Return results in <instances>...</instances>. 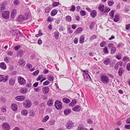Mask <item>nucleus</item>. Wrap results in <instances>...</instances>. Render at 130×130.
<instances>
[{
  "instance_id": "1",
  "label": "nucleus",
  "mask_w": 130,
  "mask_h": 130,
  "mask_svg": "<svg viewBox=\"0 0 130 130\" xmlns=\"http://www.w3.org/2000/svg\"><path fill=\"white\" fill-rule=\"evenodd\" d=\"M74 125L73 121L70 120H68L66 122L65 125L67 129H70L74 127Z\"/></svg>"
},
{
  "instance_id": "2",
  "label": "nucleus",
  "mask_w": 130,
  "mask_h": 130,
  "mask_svg": "<svg viewBox=\"0 0 130 130\" xmlns=\"http://www.w3.org/2000/svg\"><path fill=\"white\" fill-rule=\"evenodd\" d=\"M100 79L101 81L104 84H108L109 82L108 77L105 75L101 76Z\"/></svg>"
},
{
  "instance_id": "3",
  "label": "nucleus",
  "mask_w": 130,
  "mask_h": 130,
  "mask_svg": "<svg viewBox=\"0 0 130 130\" xmlns=\"http://www.w3.org/2000/svg\"><path fill=\"white\" fill-rule=\"evenodd\" d=\"M23 105L26 108H29L31 106V102L29 100H26L23 103Z\"/></svg>"
},
{
  "instance_id": "4",
  "label": "nucleus",
  "mask_w": 130,
  "mask_h": 130,
  "mask_svg": "<svg viewBox=\"0 0 130 130\" xmlns=\"http://www.w3.org/2000/svg\"><path fill=\"white\" fill-rule=\"evenodd\" d=\"M55 105L56 108L58 110H61L62 108L61 103L58 101L55 102Z\"/></svg>"
},
{
  "instance_id": "5",
  "label": "nucleus",
  "mask_w": 130,
  "mask_h": 130,
  "mask_svg": "<svg viewBox=\"0 0 130 130\" xmlns=\"http://www.w3.org/2000/svg\"><path fill=\"white\" fill-rule=\"evenodd\" d=\"M18 82L21 85H24L26 83V81L22 77L19 76L18 78Z\"/></svg>"
},
{
  "instance_id": "6",
  "label": "nucleus",
  "mask_w": 130,
  "mask_h": 130,
  "mask_svg": "<svg viewBox=\"0 0 130 130\" xmlns=\"http://www.w3.org/2000/svg\"><path fill=\"white\" fill-rule=\"evenodd\" d=\"M9 78V76H5L3 75H0V82L3 81L5 83L7 81Z\"/></svg>"
},
{
  "instance_id": "7",
  "label": "nucleus",
  "mask_w": 130,
  "mask_h": 130,
  "mask_svg": "<svg viewBox=\"0 0 130 130\" xmlns=\"http://www.w3.org/2000/svg\"><path fill=\"white\" fill-rule=\"evenodd\" d=\"M9 11H4L2 13V16L5 19H8L9 17Z\"/></svg>"
},
{
  "instance_id": "8",
  "label": "nucleus",
  "mask_w": 130,
  "mask_h": 130,
  "mask_svg": "<svg viewBox=\"0 0 130 130\" xmlns=\"http://www.w3.org/2000/svg\"><path fill=\"white\" fill-rule=\"evenodd\" d=\"M15 100L18 101H22L25 99V97L23 95L18 96H16L15 98Z\"/></svg>"
},
{
  "instance_id": "9",
  "label": "nucleus",
  "mask_w": 130,
  "mask_h": 130,
  "mask_svg": "<svg viewBox=\"0 0 130 130\" xmlns=\"http://www.w3.org/2000/svg\"><path fill=\"white\" fill-rule=\"evenodd\" d=\"M3 128L5 130H9L10 126L9 124L7 123H4L3 124Z\"/></svg>"
},
{
  "instance_id": "10",
  "label": "nucleus",
  "mask_w": 130,
  "mask_h": 130,
  "mask_svg": "<svg viewBox=\"0 0 130 130\" xmlns=\"http://www.w3.org/2000/svg\"><path fill=\"white\" fill-rule=\"evenodd\" d=\"M15 80L13 78H10L9 80V84L11 86H13L15 84Z\"/></svg>"
},
{
  "instance_id": "11",
  "label": "nucleus",
  "mask_w": 130,
  "mask_h": 130,
  "mask_svg": "<svg viewBox=\"0 0 130 130\" xmlns=\"http://www.w3.org/2000/svg\"><path fill=\"white\" fill-rule=\"evenodd\" d=\"M26 63V61L25 60L22 59H20L18 62V64L22 67L24 66Z\"/></svg>"
},
{
  "instance_id": "12",
  "label": "nucleus",
  "mask_w": 130,
  "mask_h": 130,
  "mask_svg": "<svg viewBox=\"0 0 130 130\" xmlns=\"http://www.w3.org/2000/svg\"><path fill=\"white\" fill-rule=\"evenodd\" d=\"M97 14V12L96 10H92L91 11L90 15L92 18H94L96 16Z\"/></svg>"
},
{
  "instance_id": "13",
  "label": "nucleus",
  "mask_w": 130,
  "mask_h": 130,
  "mask_svg": "<svg viewBox=\"0 0 130 130\" xmlns=\"http://www.w3.org/2000/svg\"><path fill=\"white\" fill-rule=\"evenodd\" d=\"M18 21L22 22L23 21H25V17L22 15H20L17 19Z\"/></svg>"
},
{
  "instance_id": "14",
  "label": "nucleus",
  "mask_w": 130,
  "mask_h": 130,
  "mask_svg": "<svg viewBox=\"0 0 130 130\" xmlns=\"http://www.w3.org/2000/svg\"><path fill=\"white\" fill-rule=\"evenodd\" d=\"M81 108L78 105H76L73 107L72 110L75 112H79L80 111Z\"/></svg>"
},
{
  "instance_id": "15",
  "label": "nucleus",
  "mask_w": 130,
  "mask_h": 130,
  "mask_svg": "<svg viewBox=\"0 0 130 130\" xmlns=\"http://www.w3.org/2000/svg\"><path fill=\"white\" fill-rule=\"evenodd\" d=\"M103 62L106 65H108L110 62V59L109 58H106L104 60Z\"/></svg>"
},
{
  "instance_id": "16",
  "label": "nucleus",
  "mask_w": 130,
  "mask_h": 130,
  "mask_svg": "<svg viewBox=\"0 0 130 130\" xmlns=\"http://www.w3.org/2000/svg\"><path fill=\"white\" fill-rule=\"evenodd\" d=\"M42 91L44 94L47 93L49 91V89L48 87L46 86L43 87L42 88Z\"/></svg>"
},
{
  "instance_id": "17",
  "label": "nucleus",
  "mask_w": 130,
  "mask_h": 130,
  "mask_svg": "<svg viewBox=\"0 0 130 130\" xmlns=\"http://www.w3.org/2000/svg\"><path fill=\"white\" fill-rule=\"evenodd\" d=\"M28 90V89L26 88H22L20 90V92L23 94H25L27 92Z\"/></svg>"
},
{
  "instance_id": "18",
  "label": "nucleus",
  "mask_w": 130,
  "mask_h": 130,
  "mask_svg": "<svg viewBox=\"0 0 130 130\" xmlns=\"http://www.w3.org/2000/svg\"><path fill=\"white\" fill-rule=\"evenodd\" d=\"M11 108L12 110L14 111H16L18 109L17 105L15 104H13L11 105Z\"/></svg>"
},
{
  "instance_id": "19",
  "label": "nucleus",
  "mask_w": 130,
  "mask_h": 130,
  "mask_svg": "<svg viewBox=\"0 0 130 130\" xmlns=\"http://www.w3.org/2000/svg\"><path fill=\"white\" fill-rule=\"evenodd\" d=\"M16 14V11L14 9L11 12V17L13 18H14Z\"/></svg>"
},
{
  "instance_id": "20",
  "label": "nucleus",
  "mask_w": 130,
  "mask_h": 130,
  "mask_svg": "<svg viewBox=\"0 0 130 130\" xmlns=\"http://www.w3.org/2000/svg\"><path fill=\"white\" fill-rule=\"evenodd\" d=\"M57 12L58 11L57 9H54L51 11V15L52 16H54L57 13Z\"/></svg>"
},
{
  "instance_id": "21",
  "label": "nucleus",
  "mask_w": 130,
  "mask_h": 130,
  "mask_svg": "<svg viewBox=\"0 0 130 130\" xmlns=\"http://www.w3.org/2000/svg\"><path fill=\"white\" fill-rule=\"evenodd\" d=\"M0 67L3 70H5L6 68V66L4 62H1L0 63Z\"/></svg>"
},
{
  "instance_id": "22",
  "label": "nucleus",
  "mask_w": 130,
  "mask_h": 130,
  "mask_svg": "<svg viewBox=\"0 0 130 130\" xmlns=\"http://www.w3.org/2000/svg\"><path fill=\"white\" fill-rule=\"evenodd\" d=\"M28 113V111L25 109H23L21 111V114L22 115L26 116Z\"/></svg>"
},
{
  "instance_id": "23",
  "label": "nucleus",
  "mask_w": 130,
  "mask_h": 130,
  "mask_svg": "<svg viewBox=\"0 0 130 130\" xmlns=\"http://www.w3.org/2000/svg\"><path fill=\"white\" fill-rule=\"evenodd\" d=\"M71 111V110L70 109H66L64 111V114L66 115H67L70 113Z\"/></svg>"
},
{
  "instance_id": "24",
  "label": "nucleus",
  "mask_w": 130,
  "mask_h": 130,
  "mask_svg": "<svg viewBox=\"0 0 130 130\" xmlns=\"http://www.w3.org/2000/svg\"><path fill=\"white\" fill-rule=\"evenodd\" d=\"M59 32L57 31H55L54 32V36L56 39H58L59 37Z\"/></svg>"
},
{
  "instance_id": "25",
  "label": "nucleus",
  "mask_w": 130,
  "mask_h": 130,
  "mask_svg": "<svg viewBox=\"0 0 130 130\" xmlns=\"http://www.w3.org/2000/svg\"><path fill=\"white\" fill-rule=\"evenodd\" d=\"M53 104V101L52 99H49L47 101V105L49 106H52Z\"/></svg>"
},
{
  "instance_id": "26",
  "label": "nucleus",
  "mask_w": 130,
  "mask_h": 130,
  "mask_svg": "<svg viewBox=\"0 0 130 130\" xmlns=\"http://www.w3.org/2000/svg\"><path fill=\"white\" fill-rule=\"evenodd\" d=\"M11 60V59L10 57L6 56L4 58V61L6 63H8Z\"/></svg>"
},
{
  "instance_id": "27",
  "label": "nucleus",
  "mask_w": 130,
  "mask_h": 130,
  "mask_svg": "<svg viewBox=\"0 0 130 130\" xmlns=\"http://www.w3.org/2000/svg\"><path fill=\"white\" fill-rule=\"evenodd\" d=\"M104 6L103 4L100 5L98 7L99 10L101 12L104 11Z\"/></svg>"
},
{
  "instance_id": "28",
  "label": "nucleus",
  "mask_w": 130,
  "mask_h": 130,
  "mask_svg": "<svg viewBox=\"0 0 130 130\" xmlns=\"http://www.w3.org/2000/svg\"><path fill=\"white\" fill-rule=\"evenodd\" d=\"M116 48L114 46L111 49L110 54H114L116 52Z\"/></svg>"
},
{
  "instance_id": "29",
  "label": "nucleus",
  "mask_w": 130,
  "mask_h": 130,
  "mask_svg": "<svg viewBox=\"0 0 130 130\" xmlns=\"http://www.w3.org/2000/svg\"><path fill=\"white\" fill-rule=\"evenodd\" d=\"M84 41V37L83 35H81L79 39V43L82 44L83 43Z\"/></svg>"
},
{
  "instance_id": "30",
  "label": "nucleus",
  "mask_w": 130,
  "mask_h": 130,
  "mask_svg": "<svg viewBox=\"0 0 130 130\" xmlns=\"http://www.w3.org/2000/svg\"><path fill=\"white\" fill-rule=\"evenodd\" d=\"M85 128L83 127V124H79L76 130H84Z\"/></svg>"
},
{
  "instance_id": "31",
  "label": "nucleus",
  "mask_w": 130,
  "mask_h": 130,
  "mask_svg": "<svg viewBox=\"0 0 130 130\" xmlns=\"http://www.w3.org/2000/svg\"><path fill=\"white\" fill-rule=\"evenodd\" d=\"M84 76L85 79L86 81L90 80V79H91L90 77L89 74L85 75Z\"/></svg>"
},
{
  "instance_id": "32",
  "label": "nucleus",
  "mask_w": 130,
  "mask_h": 130,
  "mask_svg": "<svg viewBox=\"0 0 130 130\" xmlns=\"http://www.w3.org/2000/svg\"><path fill=\"white\" fill-rule=\"evenodd\" d=\"M62 101L63 102L66 103H69L70 102V100L68 98H65L62 99Z\"/></svg>"
},
{
  "instance_id": "33",
  "label": "nucleus",
  "mask_w": 130,
  "mask_h": 130,
  "mask_svg": "<svg viewBox=\"0 0 130 130\" xmlns=\"http://www.w3.org/2000/svg\"><path fill=\"white\" fill-rule=\"evenodd\" d=\"M49 117L48 115L46 116L42 120V122H46L49 119Z\"/></svg>"
},
{
  "instance_id": "34",
  "label": "nucleus",
  "mask_w": 130,
  "mask_h": 130,
  "mask_svg": "<svg viewBox=\"0 0 130 130\" xmlns=\"http://www.w3.org/2000/svg\"><path fill=\"white\" fill-rule=\"evenodd\" d=\"M65 19L68 22H70L72 20L71 17L69 15H68L66 17Z\"/></svg>"
},
{
  "instance_id": "35",
  "label": "nucleus",
  "mask_w": 130,
  "mask_h": 130,
  "mask_svg": "<svg viewBox=\"0 0 130 130\" xmlns=\"http://www.w3.org/2000/svg\"><path fill=\"white\" fill-rule=\"evenodd\" d=\"M23 51L22 50L19 51L17 53V56L18 57H20L23 54Z\"/></svg>"
},
{
  "instance_id": "36",
  "label": "nucleus",
  "mask_w": 130,
  "mask_h": 130,
  "mask_svg": "<svg viewBox=\"0 0 130 130\" xmlns=\"http://www.w3.org/2000/svg\"><path fill=\"white\" fill-rule=\"evenodd\" d=\"M119 15H116L115 16L114 18L113 19V21L115 22H117L119 20Z\"/></svg>"
},
{
  "instance_id": "37",
  "label": "nucleus",
  "mask_w": 130,
  "mask_h": 130,
  "mask_svg": "<svg viewBox=\"0 0 130 130\" xmlns=\"http://www.w3.org/2000/svg\"><path fill=\"white\" fill-rule=\"evenodd\" d=\"M76 102L77 101L75 100H73L69 104V106H74L76 104Z\"/></svg>"
},
{
  "instance_id": "38",
  "label": "nucleus",
  "mask_w": 130,
  "mask_h": 130,
  "mask_svg": "<svg viewBox=\"0 0 130 130\" xmlns=\"http://www.w3.org/2000/svg\"><path fill=\"white\" fill-rule=\"evenodd\" d=\"M123 70L121 68H120L119 70V76H121L123 72Z\"/></svg>"
},
{
  "instance_id": "39",
  "label": "nucleus",
  "mask_w": 130,
  "mask_h": 130,
  "mask_svg": "<svg viewBox=\"0 0 130 130\" xmlns=\"http://www.w3.org/2000/svg\"><path fill=\"white\" fill-rule=\"evenodd\" d=\"M51 10V9L50 7H46L45 9V12L47 13H48L50 12Z\"/></svg>"
},
{
  "instance_id": "40",
  "label": "nucleus",
  "mask_w": 130,
  "mask_h": 130,
  "mask_svg": "<svg viewBox=\"0 0 130 130\" xmlns=\"http://www.w3.org/2000/svg\"><path fill=\"white\" fill-rule=\"evenodd\" d=\"M114 11L113 10H111L109 12V14L111 18H113L114 17Z\"/></svg>"
},
{
  "instance_id": "41",
  "label": "nucleus",
  "mask_w": 130,
  "mask_h": 130,
  "mask_svg": "<svg viewBox=\"0 0 130 130\" xmlns=\"http://www.w3.org/2000/svg\"><path fill=\"white\" fill-rule=\"evenodd\" d=\"M75 7L74 5H72L71 7V8L69 10L72 12H74L75 11Z\"/></svg>"
},
{
  "instance_id": "42",
  "label": "nucleus",
  "mask_w": 130,
  "mask_h": 130,
  "mask_svg": "<svg viewBox=\"0 0 130 130\" xmlns=\"http://www.w3.org/2000/svg\"><path fill=\"white\" fill-rule=\"evenodd\" d=\"M13 3L14 5H18L19 4L20 2L18 0H14Z\"/></svg>"
},
{
  "instance_id": "43",
  "label": "nucleus",
  "mask_w": 130,
  "mask_h": 130,
  "mask_svg": "<svg viewBox=\"0 0 130 130\" xmlns=\"http://www.w3.org/2000/svg\"><path fill=\"white\" fill-rule=\"evenodd\" d=\"M80 13L82 16H83L85 15L86 13L85 11L82 10L80 11Z\"/></svg>"
},
{
  "instance_id": "44",
  "label": "nucleus",
  "mask_w": 130,
  "mask_h": 130,
  "mask_svg": "<svg viewBox=\"0 0 130 130\" xmlns=\"http://www.w3.org/2000/svg\"><path fill=\"white\" fill-rule=\"evenodd\" d=\"M95 24V23L94 22H91L89 25V28L91 29H92Z\"/></svg>"
},
{
  "instance_id": "45",
  "label": "nucleus",
  "mask_w": 130,
  "mask_h": 130,
  "mask_svg": "<svg viewBox=\"0 0 130 130\" xmlns=\"http://www.w3.org/2000/svg\"><path fill=\"white\" fill-rule=\"evenodd\" d=\"M107 46L109 48H111L114 46V45L112 43H111L108 44Z\"/></svg>"
},
{
  "instance_id": "46",
  "label": "nucleus",
  "mask_w": 130,
  "mask_h": 130,
  "mask_svg": "<svg viewBox=\"0 0 130 130\" xmlns=\"http://www.w3.org/2000/svg\"><path fill=\"white\" fill-rule=\"evenodd\" d=\"M103 52L105 54H107L108 53V52L107 48L106 47H105L103 49Z\"/></svg>"
},
{
  "instance_id": "47",
  "label": "nucleus",
  "mask_w": 130,
  "mask_h": 130,
  "mask_svg": "<svg viewBox=\"0 0 130 130\" xmlns=\"http://www.w3.org/2000/svg\"><path fill=\"white\" fill-rule=\"evenodd\" d=\"M13 54V52L11 51H9L7 52V55L8 56H12Z\"/></svg>"
},
{
  "instance_id": "48",
  "label": "nucleus",
  "mask_w": 130,
  "mask_h": 130,
  "mask_svg": "<svg viewBox=\"0 0 130 130\" xmlns=\"http://www.w3.org/2000/svg\"><path fill=\"white\" fill-rule=\"evenodd\" d=\"M97 36H96V35H94L92 36H91L90 38V39L91 40H92L93 39H95L96 38Z\"/></svg>"
},
{
  "instance_id": "49",
  "label": "nucleus",
  "mask_w": 130,
  "mask_h": 130,
  "mask_svg": "<svg viewBox=\"0 0 130 130\" xmlns=\"http://www.w3.org/2000/svg\"><path fill=\"white\" fill-rule=\"evenodd\" d=\"M122 60L125 62L129 60V58L127 57H125Z\"/></svg>"
},
{
  "instance_id": "50",
  "label": "nucleus",
  "mask_w": 130,
  "mask_h": 130,
  "mask_svg": "<svg viewBox=\"0 0 130 130\" xmlns=\"http://www.w3.org/2000/svg\"><path fill=\"white\" fill-rule=\"evenodd\" d=\"M83 30L82 28L81 27L78 28L77 29V32L78 33L80 32L83 31Z\"/></svg>"
},
{
  "instance_id": "51",
  "label": "nucleus",
  "mask_w": 130,
  "mask_h": 130,
  "mask_svg": "<svg viewBox=\"0 0 130 130\" xmlns=\"http://www.w3.org/2000/svg\"><path fill=\"white\" fill-rule=\"evenodd\" d=\"M50 83V82L49 81L47 80L46 81L43 83V85L44 86L47 85H48Z\"/></svg>"
},
{
  "instance_id": "52",
  "label": "nucleus",
  "mask_w": 130,
  "mask_h": 130,
  "mask_svg": "<svg viewBox=\"0 0 130 130\" xmlns=\"http://www.w3.org/2000/svg\"><path fill=\"white\" fill-rule=\"evenodd\" d=\"M35 115V113L34 112H33L32 111H31L30 112H29V115L32 117H34Z\"/></svg>"
},
{
  "instance_id": "53",
  "label": "nucleus",
  "mask_w": 130,
  "mask_h": 130,
  "mask_svg": "<svg viewBox=\"0 0 130 130\" xmlns=\"http://www.w3.org/2000/svg\"><path fill=\"white\" fill-rule=\"evenodd\" d=\"M25 20H27L28 18H29L30 17V15L29 14H26L25 15Z\"/></svg>"
},
{
  "instance_id": "54",
  "label": "nucleus",
  "mask_w": 130,
  "mask_h": 130,
  "mask_svg": "<svg viewBox=\"0 0 130 130\" xmlns=\"http://www.w3.org/2000/svg\"><path fill=\"white\" fill-rule=\"evenodd\" d=\"M48 79L50 81H53L54 80L53 77L52 76L50 75L48 76Z\"/></svg>"
},
{
  "instance_id": "55",
  "label": "nucleus",
  "mask_w": 130,
  "mask_h": 130,
  "mask_svg": "<svg viewBox=\"0 0 130 130\" xmlns=\"http://www.w3.org/2000/svg\"><path fill=\"white\" fill-rule=\"evenodd\" d=\"M5 6L4 5H2L0 9L1 12H2L5 9Z\"/></svg>"
},
{
  "instance_id": "56",
  "label": "nucleus",
  "mask_w": 130,
  "mask_h": 130,
  "mask_svg": "<svg viewBox=\"0 0 130 130\" xmlns=\"http://www.w3.org/2000/svg\"><path fill=\"white\" fill-rule=\"evenodd\" d=\"M59 4V3L58 2H54L53 4V6L54 7H56L58 6Z\"/></svg>"
},
{
  "instance_id": "57",
  "label": "nucleus",
  "mask_w": 130,
  "mask_h": 130,
  "mask_svg": "<svg viewBox=\"0 0 130 130\" xmlns=\"http://www.w3.org/2000/svg\"><path fill=\"white\" fill-rule=\"evenodd\" d=\"M105 42L103 41L101 42L100 44V46L101 47H103L105 46Z\"/></svg>"
},
{
  "instance_id": "58",
  "label": "nucleus",
  "mask_w": 130,
  "mask_h": 130,
  "mask_svg": "<svg viewBox=\"0 0 130 130\" xmlns=\"http://www.w3.org/2000/svg\"><path fill=\"white\" fill-rule=\"evenodd\" d=\"M114 4V2H113L109 1L108 2V4L110 6H112Z\"/></svg>"
},
{
  "instance_id": "59",
  "label": "nucleus",
  "mask_w": 130,
  "mask_h": 130,
  "mask_svg": "<svg viewBox=\"0 0 130 130\" xmlns=\"http://www.w3.org/2000/svg\"><path fill=\"white\" fill-rule=\"evenodd\" d=\"M47 20L48 22H51L53 21V20L52 19V18L51 17H49L48 18Z\"/></svg>"
},
{
  "instance_id": "60",
  "label": "nucleus",
  "mask_w": 130,
  "mask_h": 130,
  "mask_svg": "<svg viewBox=\"0 0 130 130\" xmlns=\"http://www.w3.org/2000/svg\"><path fill=\"white\" fill-rule=\"evenodd\" d=\"M74 43L76 44H77L78 41V38H75L74 39Z\"/></svg>"
},
{
  "instance_id": "61",
  "label": "nucleus",
  "mask_w": 130,
  "mask_h": 130,
  "mask_svg": "<svg viewBox=\"0 0 130 130\" xmlns=\"http://www.w3.org/2000/svg\"><path fill=\"white\" fill-rule=\"evenodd\" d=\"M55 121L54 120H52L51 121L49 122V124L51 125H53L54 124Z\"/></svg>"
},
{
  "instance_id": "62",
  "label": "nucleus",
  "mask_w": 130,
  "mask_h": 130,
  "mask_svg": "<svg viewBox=\"0 0 130 130\" xmlns=\"http://www.w3.org/2000/svg\"><path fill=\"white\" fill-rule=\"evenodd\" d=\"M127 69L128 71H130V63H128L127 65Z\"/></svg>"
},
{
  "instance_id": "63",
  "label": "nucleus",
  "mask_w": 130,
  "mask_h": 130,
  "mask_svg": "<svg viewBox=\"0 0 130 130\" xmlns=\"http://www.w3.org/2000/svg\"><path fill=\"white\" fill-rule=\"evenodd\" d=\"M125 28L126 30H129L130 29V24L126 25V26Z\"/></svg>"
},
{
  "instance_id": "64",
  "label": "nucleus",
  "mask_w": 130,
  "mask_h": 130,
  "mask_svg": "<svg viewBox=\"0 0 130 130\" xmlns=\"http://www.w3.org/2000/svg\"><path fill=\"white\" fill-rule=\"evenodd\" d=\"M126 124H130V118H128L126 119Z\"/></svg>"
}]
</instances>
